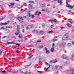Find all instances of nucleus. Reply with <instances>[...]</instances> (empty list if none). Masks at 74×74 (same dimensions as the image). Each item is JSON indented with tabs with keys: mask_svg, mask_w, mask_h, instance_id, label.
<instances>
[{
	"mask_svg": "<svg viewBox=\"0 0 74 74\" xmlns=\"http://www.w3.org/2000/svg\"><path fill=\"white\" fill-rule=\"evenodd\" d=\"M17 30L18 33H15V34L16 36H18V35L19 33H20V25H17Z\"/></svg>",
	"mask_w": 74,
	"mask_h": 74,
	"instance_id": "obj_1",
	"label": "nucleus"
},
{
	"mask_svg": "<svg viewBox=\"0 0 74 74\" xmlns=\"http://www.w3.org/2000/svg\"><path fill=\"white\" fill-rule=\"evenodd\" d=\"M17 19H18V20L21 23H22L23 22V18L21 17H17Z\"/></svg>",
	"mask_w": 74,
	"mask_h": 74,
	"instance_id": "obj_2",
	"label": "nucleus"
},
{
	"mask_svg": "<svg viewBox=\"0 0 74 74\" xmlns=\"http://www.w3.org/2000/svg\"><path fill=\"white\" fill-rule=\"evenodd\" d=\"M28 7L29 8L30 10L31 11L32 10V8H33V5H32V4H29L28 6Z\"/></svg>",
	"mask_w": 74,
	"mask_h": 74,
	"instance_id": "obj_3",
	"label": "nucleus"
},
{
	"mask_svg": "<svg viewBox=\"0 0 74 74\" xmlns=\"http://www.w3.org/2000/svg\"><path fill=\"white\" fill-rule=\"evenodd\" d=\"M41 12H38L37 11H36L35 15H38V16H39V15H40V14H41Z\"/></svg>",
	"mask_w": 74,
	"mask_h": 74,
	"instance_id": "obj_4",
	"label": "nucleus"
},
{
	"mask_svg": "<svg viewBox=\"0 0 74 74\" xmlns=\"http://www.w3.org/2000/svg\"><path fill=\"white\" fill-rule=\"evenodd\" d=\"M66 7H68V8H69L70 9H72L73 8V7H74V5H73V6H71L70 5H69L68 6H66Z\"/></svg>",
	"mask_w": 74,
	"mask_h": 74,
	"instance_id": "obj_5",
	"label": "nucleus"
},
{
	"mask_svg": "<svg viewBox=\"0 0 74 74\" xmlns=\"http://www.w3.org/2000/svg\"><path fill=\"white\" fill-rule=\"evenodd\" d=\"M45 51H46V53L47 54H49V53H50V52H49V50H47L48 49L46 47H45Z\"/></svg>",
	"mask_w": 74,
	"mask_h": 74,
	"instance_id": "obj_6",
	"label": "nucleus"
},
{
	"mask_svg": "<svg viewBox=\"0 0 74 74\" xmlns=\"http://www.w3.org/2000/svg\"><path fill=\"white\" fill-rule=\"evenodd\" d=\"M10 5H8L11 8H12V7L11 6H14L15 5V3H11L10 4Z\"/></svg>",
	"mask_w": 74,
	"mask_h": 74,
	"instance_id": "obj_7",
	"label": "nucleus"
},
{
	"mask_svg": "<svg viewBox=\"0 0 74 74\" xmlns=\"http://www.w3.org/2000/svg\"><path fill=\"white\" fill-rule=\"evenodd\" d=\"M58 61H57V60H51L50 61V62L52 63H56V62H57Z\"/></svg>",
	"mask_w": 74,
	"mask_h": 74,
	"instance_id": "obj_8",
	"label": "nucleus"
},
{
	"mask_svg": "<svg viewBox=\"0 0 74 74\" xmlns=\"http://www.w3.org/2000/svg\"><path fill=\"white\" fill-rule=\"evenodd\" d=\"M26 48H32V47H33V48H34V46L33 45L30 46V45H27L26 46Z\"/></svg>",
	"mask_w": 74,
	"mask_h": 74,
	"instance_id": "obj_9",
	"label": "nucleus"
},
{
	"mask_svg": "<svg viewBox=\"0 0 74 74\" xmlns=\"http://www.w3.org/2000/svg\"><path fill=\"white\" fill-rule=\"evenodd\" d=\"M27 27V29H31L32 27V25H28Z\"/></svg>",
	"mask_w": 74,
	"mask_h": 74,
	"instance_id": "obj_10",
	"label": "nucleus"
},
{
	"mask_svg": "<svg viewBox=\"0 0 74 74\" xmlns=\"http://www.w3.org/2000/svg\"><path fill=\"white\" fill-rule=\"evenodd\" d=\"M66 25L68 27H71L72 26V25L71 24H69L68 23L66 24Z\"/></svg>",
	"mask_w": 74,
	"mask_h": 74,
	"instance_id": "obj_11",
	"label": "nucleus"
},
{
	"mask_svg": "<svg viewBox=\"0 0 74 74\" xmlns=\"http://www.w3.org/2000/svg\"><path fill=\"white\" fill-rule=\"evenodd\" d=\"M63 58L64 59H68V58L67 57V56H66V55H63Z\"/></svg>",
	"mask_w": 74,
	"mask_h": 74,
	"instance_id": "obj_12",
	"label": "nucleus"
},
{
	"mask_svg": "<svg viewBox=\"0 0 74 74\" xmlns=\"http://www.w3.org/2000/svg\"><path fill=\"white\" fill-rule=\"evenodd\" d=\"M32 64V63H31V64H29V65H26L25 66V68H27L28 67H29L30 66H31Z\"/></svg>",
	"mask_w": 74,
	"mask_h": 74,
	"instance_id": "obj_13",
	"label": "nucleus"
},
{
	"mask_svg": "<svg viewBox=\"0 0 74 74\" xmlns=\"http://www.w3.org/2000/svg\"><path fill=\"white\" fill-rule=\"evenodd\" d=\"M19 38H23V37L22 36V34H20L19 36Z\"/></svg>",
	"mask_w": 74,
	"mask_h": 74,
	"instance_id": "obj_14",
	"label": "nucleus"
},
{
	"mask_svg": "<svg viewBox=\"0 0 74 74\" xmlns=\"http://www.w3.org/2000/svg\"><path fill=\"white\" fill-rule=\"evenodd\" d=\"M62 0H58V3H60V4H62Z\"/></svg>",
	"mask_w": 74,
	"mask_h": 74,
	"instance_id": "obj_15",
	"label": "nucleus"
},
{
	"mask_svg": "<svg viewBox=\"0 0 74 74\" xmlns=\"http://www.w3.org/2000/svg\"><path fill=\"white\" fill-rule=\"evenodd\" d=\"M6 28H10L11 29L12 28V27L10 26H6Z\"/></svg>",
	"mask_w": 74,
	"mask_h": 74,
	"instance_id": "obj_16",
	"label": "nucleus"
},
{
	"mask_svg": "<svg viewBox=\"0 0 74 74\" xmlns=\"http://www.w3.org/2000/svg\"><path fill=\"white\" fill-rule=\"evenodd\" d=\"M25 11V10L23 9H21V10L20 12H23Z\"/></svg>",
	"mask_w": 74,
	"mask_h": 74,
	"instance_id": "obj_17",
	"label": "nucleus"
},
{
	"mask_svg": "<svg viewBox=\"0 0 74 74\" xmlns=\"http://www.w3.org/2000/svg\"><path fill=\"white\" fill-rule=\"evenodd\" d=\"M11 44H15V41L14 40L12 42H11Z\"/></svg>",
	"mask_w": 74,
	"mask_h": 74,
	"instance_id": "obj_18",
	"label": "nucleus"
},
{
	"mask_svg": "<svg viewBox=\"0 0 74 74\" xmlns=\"http://www.w3.org/2000/svg\"><path fill=\"white\" fill-rule=\"evenodd\" d=\"M29 3H34V1H29Z\"/></svg>",
	"mask_w": 74,
	"mask_h": 74,
	"instance_id": "obj_19",
	"label": "nucleus"
},
{
	"mask_svg": "<svg viewBox=\"0 0 74 74\" xmlns=\"http://www.w3.org/2000/svg\"><path fill=\"white\" fill-rule=\"evenodd\" d=\"M18 41L19 42H23V40H18Z\"/></svg>",
	"mask_w": 74,
	"mask_h": 74,
	"instance_id": "obj_20",
	"label": "nucleus"
},
{
	"mask_svg": "<svg viewBox=\"0 0 74 74\" xmlns=\"http://www.w3.org/2000/svg\"><path fill=\"white\" fill-rule=\"evenodd\" d=\"M66 40L67 39H70V36H66Z\"/></svg>",
	"mask_w": 74,
	"mask_h": 74,
	"instance_id": "obj_21",
	"label": "nucleus"
},
{
	"mask_svg": "<svg viewBox=\"0 0 74 74\" xmlns=\"http://www.w3.org/2000/svg\"><path fill=\"white\" fill-rule=\"evenodd\" d=\"M62 40H66V37H63L62 38Z\"/></svg>",
	"mask_w": 74,
	"mask_h": 74,
	"instance_id": "obj_22",
	"label": "nucleus"
},
{
	"mask_svg": "<svg viewBox=\"0 0 74 74\" xmlns=\"http://www.w3.org/2000/svg\"><path fill=\"white\" fill-rule=\"evenodd\" d=\"M57 41V39H54L53 40V42H55V41Z\"/></svg>",
	"mask_w": 74,
	"mask_h": 74,
	"instance_id": "obj_23",
	"label": "nucleus"
},
{
	"mask_svg": "<svg viewBox=\"0 0 74 74\" xmlns=\"http://www.w3.org/2000/svg\"><path fill=\"white\" fill-rule=\"evenodd\" d=\"M3 53V50H0V55L1 54V53Z\"/></svg>",
	"mask_w": 74,
	"mask_h": 74,
	"instance_id": "obj_24",
	"label": "nucleus"
},
{
	"mask_svg": "<svg viewBox=\"0 0 74 74\" xmlns=\"http://www.w3.org/2000/svg\"><path fill=\"white\" fill-rule=\"evenodd\" d=\"M51 52H53L54 51V47L52 48L51 49Z\"/></svg>",
	"mask_w": 74,
	"mask_h": 74,
	"instance_id": "obj_25",
	"label": "nucleus"
},
{
	"mask_svg": "<svg viewBox=\"0 0 74 74\" xmlns=\"http://www.w3.org/2000/svg\"><path fill=\"white\" fill-rule=\"evenodd\" d=\"M53 22L56 23L57 22V20L56 19H54L53 21Z\"/></svg>",
	"mask_w": 74,
	"mask_h": 74,
	"instance_id": "obj_26",
	"label": "nucleus"
},
{
	"mask_svg": "<svg viewBox=\"0 0 74 74\" xmlns=\"http://www.w3.org/2000/svg\"><path fill=\"white\" fill-rule=\"evenodd\" d=\"M0 30H2V29H5V28H4V27H1V28L0 29Z\"/></svg>",
	"mask_w": 74,
	"mask_h": 74,
	"instance_id": "obj_27",
	"label": "nucleus"
},
{
	"mask_svg": "<svg viewBox=\"0 0 74 74\" xmlns=\"http://www.w3.org/2000/svg\"><path fill=\"white\" fill-rule=\"evenodd\" d=\"M5 17H2V18H1L0 19V21H1L2 20H3L4 19Z\"/></svg>",
	"mask_w": 74,
	"mask_h": 74,
	"instance_id": "obj_28",
	"label": "nucleus"
},
{
	"mask_svg": "<svg viewBox=\"0 0 74 74\" xmlns=\"http://www.w3.org/2000/svg\"><path fill=\"white\" fill-rule=\"evenodd\" d=\"M9 44H11V42H8L6 43V45H9Z\"/></svg>",
	"mask_w": 74,
	"mask_h": 74,
	"instance_id": "obj_29",
	"label": "nucleus"
},
{
	"mask_svg": "<svg viewBox=\"0 0 74 74\" xmlns=\"http://www.w3.org/2000/svg\"><path fill=\"white\" fill-rule=\"evenodd\" d=\"M33 56H34V55H32V56L29 57V59H31V58H32V57H33Z\"/></svg>",
	"mask_w": 74,
	"mask_h": 74,
	"instance_id": "obj_30",
	"label": "nucleus"
},
{
	"mask_svg": "<svg viewBox=\"0 0 74 74\" xmlns=\"http://www.w3.org/2000/svg\"><path fill=\"white\" fill-rule=\"evenodd\" d=\"M70 70L71 71H74V69H70Z\"/></svg>",
	"mask_w": 74,
	"mask_h": 74,
	"instance_id": "obj_31",
	"label": "nucleus"
},
{
	"mask_svg": "<svg viewBox=\"0 0 74 74\" xmlns=\"http://www.w3.org/2000/svg\"><path fill=\"white\" fill-rule=\"evenodd\" d=\"M66 6H68V5H69V4L68 3V1H66Z\"/></svg>",
	"mask_w": 74,
	"mask_h": 74,
	"instance_id": "obj_32",
	"label": "nucleus"
},
{
	"mask_svg": "<svg viewBox=\"0 0 74 74\" xmlns=\"http://www.w3.org/2000/svg\"><path fill=\"white\" fill-rule=\"evenodd\" d=\"M27 15L28 16H29V17H31V16H31L30 14H28Z\"/></svg>",
	"mask_w": 74,
	"mask_h": 74,
	"instance_id": "obj_33",
	"label": "nucleus"
},
{
	"mask_svg": "<svg viewBox=\"0 0 74 74\" xmlns=\"http://www.w3.org/2000/svg\"><path fill=\"white\" fill-rule=\"evenodd\" d=\"M20 73H24L22 71V70H20Z\"/></svg>",
	"mask_w": 74,
	"mask_h": 74,
	"instance_id": "obj_34",
	"label": "nucleus"
},
{
	"mask_svg": "<svg viewBox=\"0 0 74 74\" xmlns=\"http://www.w3.org/2000/svg\"><path fill=\"white\" fill-rule=\"evenodd\" d=\"M34 32H36V33H38V31L37 30H34Z\"/></svg>",
	"mask_w": 74,
	"mask_h": 74,
	"instance_id": "obj_35",
	"label": "nucleus"
},
{
	"mask_svg": "<svg viewBox=\"0 0 74 74\" xmlns=\"http://www.w3.org/2000/svg\"><path fill=\"white\" fill-rule=\"evenodd\" d=\"M51 28H53V27H54V25H52L51 26Z\"/></svg>",
	"mask_w": 74,
	"mask_h": 74,
	"instance_id": "obj_36",
	"label": "nucleus"
},
{
	"mask_svg": "<svg viewBox=\"0 0 74 74\" xmlns=\"http://www.w3.org/2000/svg\"><path fill=\"white\" fill-rule=\"evenodd\" d=\"M38 73H43V72H42V71H38Z\"/></svg>",
	"mask_w": 74,
	"mask_h": 74,
	"instance_id": "obj_37",
	"label": "nucleus"
},
{
	"mask_svg": "<svg viewBox=\"0 0 74 74\" xmlns=\"http://www.w3.org/2000/svg\"><path fill=\"white\" fill-rule=\"evenodd\" d=\"M7 33H9L10 32L9 30H6Z\"/></svg>",
	"mask_w": 74,
	"mask_h": 74,
	"instance_id": "obj_38",
	"label": "nucleus"
},
{
	"mask_svg": "<svg viewBox=\"0 0 74 74\" xmlns=\"http://www.w3.org/2000/svg\"><path fill=\"white\" fill-rule=\"evenodd\" d=\"M48 33H53V31H49V32Z\"/></svg>",
	"mask_w": 74,
	"mask_h": 74,
	"instance_id": "obj_39",
	"label": "nucleus"
},
{
	"mask_svg": "<svg viewBox=\"0 0 74 74\" xmlns=\"http://www.w3.org/2000/svg\"><path fill=\"white\" fill-rule=\"evenodd\" d=\"M55 68H56V69H58V66L57 65H55Z\"/></svg>",
	"mask_w": 74,
	"mask_h": 74,
	"instance_id": "obj_40",
	"label": "nucleus"
},
{
	"mask_svg": "<svg viewBox=\"0 0 74 74\" xmlns=\"http://www.w3.org/2000/svg\"><path fill=\"white\" fill-rule=\"evenodd\" d=\"M68 35H69V34L68 33H67L64 34V36H68Z\"/></svg>",
	"mask_w": 74,
	"mask_h": 74,
	"instance_id": "obj_41",
	"label": "nucleus"
},
{
	"mask_svg": "<svg viewBox=\"0 0 74 74\" xmlns=\"http://www.w3.org/2000/svg\"><path fill=\"white\" fill-rule=\"evenodd\" d=\"M5 71H6L5 70L3 71H2V73H5Z\"/></svg>",
	"mask_w": 74,
	"mask_h": 74,
	"instance_id": "obj_42",
	"label": "nucleus"
},
{
	"mask_svg": "<svg viewBox=\"0 0 74 74\" xmlns=\"http://www.w3.org/2000/svg\"><path fill=\"white\" fill-rule=\"evenodd\" d=\"M68 46H70V45H71V44H70V43H69L68 44Z\"/></svg>",
	"mask_w": 74,
	"mask_h": 74,
	"instance_id": "obj_43",
	"label": "nucleus"
},
{
	"mask_svg": "<svg viewBox=\"0 0 74 74\" xmlns=\"http://www.w3.org/2000/svg\"><path fill=\"white\" fill-rule=\"evenodd\" d=\"M23 5H24V6H27V4H26V3H25L23 4Z\"/></svg>",
	"mask_w": 74,
	"mask_h": 74,
	"instance_id": "obj_44",
	"label": "nucleus"
},
{
	"mask_svg": "<svg viewBox=\"0 0 74 74\" xmlns=\"http://www.w3.org/2000/svg\"><path fill=\"white\" fill-rule=\"evenodd\" d=\"M46 64L47 65V66H49V64L48 63H46Z\"/></svg>",
	"mask_w": 74,
	"mask_h": 74,
	"instance_id": "obj_45",
	"label": "nucleus"
},
{
	"mask_svg": "<svg viewBox=\"0 0 74 74\" xmlns=\"http://www.w3.org/2000/svg\"><path fill=\"white\" fill-rule=\"evenodd\" d=\"M58 36H56L54 38H58Z\"/></svg>",
	"mask_w": 74,
	"mask_h": 74,
	"instance_id": "obj_46",
	"label": "nucleus"
},
{
	"mask_svg": "<svg viewBox=\"0 0 74 74\" xmlns=\"http://www.w3.org/2000/svg\"><path fill=\"white\" fill-rule=\"evenodd\" d=\"M49 67H50V66H49L48 68H47L46 70V71H47L48 70V69H49Z\"/></svg>",
	"mask_w": 74,
	"mask_h": 74,
	"instance_id": "obj_47",
	"label": "nucleus"
},
{
	"mask_svg": "<svg viewBox=\"0 0 74 74\" xmlns=\"http://www.w3.org/2000/svg\"><path fill=\"white\" fill-rule=\"evenodd\" d=\"M22 32H23V33H25V29H23L22 30Z\"/></svg>",
	"mask_w": 74,
	"mask_h": 74,
	"instance_id": "obj_48",
	"label": "nucleus"
},
{
	"mask_svg": "<svg viewBox=\"0 0 74 74\" xmlns=\"http://www.w3.org/2000/svg\"><path fill=\"white\" fill-rule=\"evenodd\" d=\"M8 23H4V25H7Z\"/></svg>",
	"mask_w": 74,
	"mask_h": 74,
	"instance_id": "obj_49",
	"label": "nucleus"
},
{
	"mask_svg": "<svg viewBox=\"0 0 74 74\" xmlns=\"http://www.w3.org/2000/svg\"><path fill=\"white\" fill-rule=\"evenodd\" d=\"M41 40H38L37 41V42H41Z\"/></svg>",
	"mask_w": 74,
	"mask_h": 74,
	"instance_id": "obj_50",
	"label": "nucleus"
},
{
	"mask_svg": "<svg viewBox=\"0 0 74 74\" xmlns=\"http://www.w3.org/2000/svg\"><path fill=\"white\" fill-rule=\"evenodd\" d=\"M40 32L41 33H42V34H43L44 33V32H43V31H40Z\"/></svg>",
	"mask_w": 74,
	"mask_h": 74,
	"instance_id": "obj_51",
	"label": "nucleus"
},
{
	"mask_svg": "<svg viewBox=\"0 0 74 74\" xmlns=\"http://www.w3.org/2000/svg\"><path fill=\"white\" fill-rule=\"evenodd\" d=\"M32 17L33 18H34V16L33 15H32Z\"/></svg>",
	"mask_w": 74,
	"mask_h": 74,
	"instance_id": "obj_52",
	"label": "nucleus"
},
{
	"mask_svg": "<svg viewBox=\"0 0 74 74\" xmlns=\"http://www.w3.org/2000/svg\"><path fill=\"white\" fill-rule=\"evenodd\" d=\"M42 47H43V46H41L39 47V48H42Z\"/></svg>",
	"mask_w": 74,
	"mask_h": 74,
	"instance_id": "obj_53",
	"label": "nucleus"
},
{
	"mask_svg": "<svg viewBox=\"0 0 74 74\" xmlns=\"http://www.w3.org/2000/svg\"><path fill=\"white\" fill-rule=\"evenodd\" d=\"M74 54H73L72 55V58H74Z\"/></svg>",
	"mask_w": 74,
	"mask_h": 74,
	"instance_id": "obj_54",
	"label": "nucleus"
},
{
	"mask_svg": "<svg viewBox=\"0 0 74 74\" xmlns=\"http://www.w3.org/2000/svg\"><path fill=\"white\" fill-rule=\"evenodd\" d=\"M55 46V44L54 43H53L52 47H53Z\"/></svg>",
	"mask_w": 74,
	"mask_h": 74,
	"instance_id": "obj_55",
	"label": "nucleus"
},
{
	"mask_svg": "<svg viewBox=\"0 0 74 74\" xmlns=\"http://www.w3.org/2000/svg\"><path fill=\"white\" fill-rule=\"evenodd\" d=\"M16 45H18V46H19L20 45V44H16Z\"/></svg>",
	"mask_w": 74,
	"mask_h": 74,
	"instance_id": "obj_56",
	"label": "nucleus"
},
{
	"mask_svg": "<svg viewBox=\"0 0 74 74\" xmlns=\"http://www.w3.org/2000/svg\"><path fill=\"white\" fill-rule=\"evenodd\" d=\"M7 37V36H3V38H6Z\"/></svg>",
	"mask_w": 74,
	"mask_h": 74,
	"instance_id": "obj_57",
	"label": "nucleus"
},
{
	"mask_svg": "<svg viewBox=\"0 0 74 74\" xmlns=\"http://www.w3.org/2000/svg\"><path fill=\"white\" fill-rule=\"evenodd\" d=\"M69 22H70V23H73V22L70 21H69Z\"/></svg>",
	"mask_w": 74,
	"mask_h": 74,
	"instance_id": "obj_58",
	"label": "nucleus"
},
{
	"mask_svg": "<svg viewBox=\"0 0 74 74\" xmlns=\"http://www.w3.org/2000/svg\"><path fill=\"white\" fill-rule=\"evenodd\" d=\"M28 72H25V74H28Z\"/></svg>",
	"mask_w": 74,
	"mask_h": 74,
	"instance_id": "obj_59",
	"label": "nucleus"
},
{
	"mask_svg": "<svg viewBox=\"0 0 74 74\" xmlns=\"http://www.w3.org/2000/svg\"><path fill=\"white\" fill-rule=\"evenodd\" d=\"M44 26H45V25H42V27H44Z\"/></svg>",
	"mask_w": 74,
	"mask_h": 74,
	"instance_id": "obj_60",
	"label": "nucleus"
},
{
	"mask_svg": "<svg viewBox=\"0 0 74 74\" xmlns=\"http://www.w3.org/2000/svg\"><path fill=\"white\" fill-rule=\"evenodd\" d=\"M16 52L17 53H19V51L18 50H16Z\"/></svg>",
	"mask_w": 74,
	"mask_h": 74,
	"instance_id": "obj_61",
	"label": "nucleus"
},
{
	"mask_svg": "<svg viewBox=\"0 0 74 74\" xmlns=\"http://www.w3.org/2000/svg\"><path fill=\"white\" fill-rule=\"evenodd\" d=\"M44 6H45V5H42V7H44Z\"/></svg>",
	"mask_w": 74,
	"mask_h": 74,
	"instance_id": "obj_62",
	"label": "nucleus"
},
{
	"mask_svg": "<svg viewBox=\"0 0 74 74\" xmlns=\"http://www.w3.org/2000/svg\"><path fill=\"white\" fill-rule=\"evenodd\" d=\"M24 18H26V17L25 16H24Z\"/></svg>",
	"mask_w": 74,
	"mask_h": 74,
	"instance_id": "obj_63",
	"label": "nucleus"
},
{
	"mask_svg": "<svg viewBox=\"0 0 74 74\" xmlns=\"http://www.w3.org/2000/svg\"><path fill=\"white\" fill-rule=\"evenodd\" d=\"M60 28L62 29H63V27H61Z\"/></svg>",
	"mask_w": 74,
	"mask_h": 74,
	"instance_id": "obj_64",
	"label": "nucleus"
}]
</instances>
